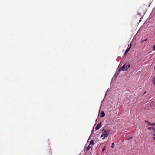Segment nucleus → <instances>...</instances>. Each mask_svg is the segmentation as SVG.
Listing matches in <instances>:
<instances>
[{
    "mask_svg": "<svg viewBox=\"0 0 155 155\" xmlns=\"http://www.w3.org/2000/svg\"><path fill=\"white\" fill-rule=\"evenodd\" d=\"M102 134L101 136V138H102V139H104L106 137L109 135V131L108 130H106L103 129L102 131Z\"/></svg>",
    "mask_w": 155,
    "mask_h": 155,
    "instance_id": "obj_1",
    "label": "nucleus"
},
{
    "mask_svg": "<svg viewBox=\"0 0 155 155\" xmlns=\"http://www.w3.org/2000/svg\"><path fill=\"white\" fill-rule=\"evenodd\" d=\"M130 67V64L128 63H126L123 66L121 69L123 71H124L127 70V69ZM120 69L119 71H120Z\"/></svg>",
    "mask_w": 155,
    "mask_h": 155,
    "instance_id": "obj_2",
    "label": "nucleus"
},
{
    "mask_svg": "<svg viewBox=\"0 0 155 155\" xmlns=\"http://www.w3.org/2000/svg\"><path fill=\"white\" fill-rule=\"evenodd\" d=\"M131 46H132V44L130 43V47L129 48L127 49L125 52H124V55H126L127 54V53L128 52L129 50H130V48H131Z\"/></svg>",
    "mask_w": 155,
    "mask_h": 155,
    "instance_id": "obj_3",
    "label": "nucleus"
},
{
    "mask_svg": "<svg viewBox=\"0 0 155 155\" xmlns=\"http://www.w3.org/2000/svg\"><path fill=\"white\" fill-rule=\"evenodd\" d=\"M101 127V122L97 124L95 127V129L97 130L100 128Z\"/></svg>",
    "mask_w": 155,
    "mask_h": 155,
    "instance_id": "obj_4",
    "label": "nucleus"
},
{
    "mask_svg": "<svg viewBox=\"0 0 155 155\" xmlns=\"http://www.w3.org/2000/svg\"><path fill=\"white\" fill-rule=\"evenodd\" d=\"M101 117H103L105 115V114L104 111H102L101 113Z\"/></svg>",
    "mask_w": 155,
    "mask_h": 155,
    "instance_id": "obj_5",
    "label": "nucleus"
},
{
    "mask_svg": "<svg viewBox=\"0 0 155 155\" xmlns=\"http://www.w3.org/2000/svg\"><path fill=\"white\" fill-rule=\"evenodd\" d=\"M145 122H147V124L149 125H152V126L153 125V123L151 124L147 121H145Z\"/></svg>",
    "mask_w": 155,
    "mask_h": 155,
    "instance_id": "obj_6",
    "label": "nucleus"
},
{
    "mask_svg": "<svg viewBox=\"0 0 155 155\" xmlns=\"http://www.w3.org/2000/svg\"><path fill=\"white\" fill-rule=\"evenodd\" d=\"M152 82L154 85H155V76L153 78Z\"/></svg>",
    "mask_w": 155,
    "mask_h": 155,
    "instance_id": "obj_7",
    "label": "nucleus"
},
{
    "mask_svg": "<svg viewBox=\"0 0 155 155\" xmlns=\"http://www.w3.org/2000/svg\"><path fill=\"white\" fill-rule=\"evenodd\" d=\"M94 145V143H93V140H92L90 142V144H89V145Z\"/></svg>",
    "mask_w": 155,
    "mask_h": 155,
    "instance_id": "obj_8",
    "label": "nucleus"
},
{
    "mask_svg": "<svg viewBox=\"0 0 155 155\" xmlns=\"http://www.w3.org/2000/svg\"><path fill=\"white\" fill-rule=\"evenodd\" d=\"M90 148H91L90 145H89L87 147V151L89 150Z\"/></svg>",
    "mask_w": 155,
    "mask_h": 155,
    "instance_id": "obj_9",
    "label": "nucleus"
},
{
    "mask_svg": "<svg viewBox=\"0 0 155 155\" xmlns=\"http://www.w3.org/2000/svg\"><path fill=\"white\" fill-rule=\"evenodd\" d=\"M153 136H155V128L153 130Z\"/></svg>",
    "mask_w": 155,
    "mask_h": 155,
    "instance_id": "obj_10",
    "label": "nucleus"
},
{
    "mask_svg": "<svg viewBox=\"0 0 155 155\" xmlns=\"http://www.w3.org/2000/svg\"><path fill=\"white\" fill-rule=\"evenodd\" d=\"M147 39H145V40H141V43H142V42H144V41H146L147 40Z\"/></svg>",
    "mask_w": 155,
    "mask_h": 155,
    "instance_id": "obj_11",
    "label": "nucleus"
},
{
    "mask_svg": "<svg viewBox=\"0 0 155 155\" xmlns=\"http://www.w3.org/2000/svg\"><path fill=\"white\" fill-rule=\"evenodd\" d=\"M105 149H106V147H104L102 149V151H104V150H105Z\"/></svg>",
    "mask_w": 155,
    "mask_h": 155,
    "instance_id": "obj_12",
    "label": "nucleus"
},
{
    "mask_svg": "<svg viewBox=\"0 0 155 155\" xmlns=\"http://www.w3.org/2000/svg\"><path fill=\"white\" fill-rule=\"evenodd\" d=\"M114 143H112V145L111 146V147L112 148H114Z\"/></svg>",
    "mask_w": 155,
    "mask_h": 155,
    "instance_id": "obj_13",
    "label": "nucleus"
},
{
    "mask_svg": "<svg viewBox=\"0 0 155 155\" xmlns=\"http://www.w3.org/2000/svg\"><path fill=\"white\" fill-rule=\"evenodd\" d=\"M147 129H148V130H150V129H151V127H149L148 128H147Z\"/></svg>",
    "mask_w": 155,
    "mask_h": 155,
    "instance_id": "obj_14",
    "label": "nucleus"
},
{
    "mask_svg": "<svg viewBox=\"0 0 155 155\" xmlns=\"http://www.w3.org/2000/svg\"><path fill=\"white\" fill-rule=\"evenodd\" d=\"M151 129H152L153 130L154 129H155L154 128V127H151Z\"/></svg>",
    "mask_w": 155,
    "mask_h": 155,
    "instance_id": "obj_15",
    "label": "nucleus"
},
{
    "mask_svg": "<svg viewBox=\"0 0 155 155\" xmlns=\"http://www.w3.org/2000/svg\"><path fill=\"white\" fill-rule=\"evenodd\" d=\"M153 138L154 140H155V136H153Z\"/></svg>",
    "mask_w": 155,
    "mask_h": 155,
    "instance_id": "obj_16",
    "label": "nucleus"
},
{
    "mask_svg": "<svg viewBox=\"0 0 155 155\" xmlns=\"http://www.w3.org/2000/svg\"><path fill=\"white\" fill-rule=\"evenodd\" d=\"M153 50H155V47H153Z\"/></svg>",
    "mask_w": 155,
    "mask_h": 155,
    "instance_id": "obj_17",
    "label": "nucleus"
},
{
    "mask_svg": "<svg viewBox=\"0 0 155 155\" xmlns=\"http://www.w3.org/2000/svg\"><path fill=\"white\" fill-rule=\"evenodd\" d=\"M153 125H155V123H153Z\"/></svg>",
    "mask_w": 155,
    "mask_h": 155,
    "instance_id": "obj_18",
    "label": "nucleus"
},
{
    "mask_svg": "<svg viewBox=\"0 0 155 155\" xmlns=\"http://www.w3.org/2000/svg\"><path fill=\"white\" fill-rule=\"evenodd\" d=\"M153 47H155V45L153 46Z\"/></svg>",
    "mask_w": 155,
    "mask_h": 155,
    "instance_id": "obj_19",
    "label": "nucleus"
},
{
    "mask_svg": "<svg viewBox=\"0 0 155 155\" xmlns=\"http://www.w3.org/2000/svg\"><path fill=\"white\" fill-rule=\"evenodd\" d=\"M146 93V92H145L144 94L145 93Z\"/></svg>",
    "mask_w": 155,
    "mask_h": 155,
    "instance_id": "obj_20",
    "label": "nucleus"
},
{
    "mask_svg": "<svg viewBox=\"0 0 155 155\" xmlns=\"http://www.w3.org/2000/svg\"><path fill=\"white\" fill-rule=\"evenodd\" d=\"M129 138L131 139V137Z\"/></svg>",
    "mask_w": 155,
    "mask_h": 155,
    "instance_id": "obj_21",
    "label": "nucleus"
}]
</instances>
